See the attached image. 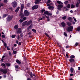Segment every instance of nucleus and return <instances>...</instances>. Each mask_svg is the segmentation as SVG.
Segmentation results:
<instances>
[{"mask_svg":"<svg viewBox=\"0 0 80 80\" xmlns=\"http://www.w3.org/2000/svg\"><path fill=\"white\" fill-rule=\"evenodd\" d=\"M73 26H70L66 28V30L68 32L73 31Z\"/></svg>","mask_w":80,"mask_h":80,"instance_id":"nucleus-1","label":"nucleus"},{"mask_svg":"<svg viewBox=\"0 0 80 80\" xmlns=\"http://www.w3.org/2000/svg\"><path fill=\"white\" fill-rule=\"evenodd\" d=\"M13 18V15H8L7 17V21L8 22H9L12 20Z\"/></svg>","mask_w":80,"mask_h":80,"instance_id":"nucleus-2","label":"nucleus"},{"mask_svg":"<svg viewBox=\"0 0 80 80\" xmlns=\"http://www.w3.org/2000/svg\"><path fill=\"white\" fill-rule=\"evenodd\" d=\"M24 14L25 17H28L30 15V12L27 10H25L24 11Z\"/></svg>","mask_w":80,"mask_h":80,"instance_id":"nucleus-3","label":"nucleus"},{"mask_svg":"<svg viewBox=\"0 0 80 80\" xmlns=\"http://www.w3.org/2000/svg\"><path fill=\"white\" fill-rule=\"evenodd\" d=\"M44 14L45 15H47L48 16H51L52 15V13H51L50 12H48V11H45L44 12Z\"/></svg>","mask_w":80,"mask_h":80,"instance_id":"nucleus-4","label":"nucleus"},{"mask_svg":"<svg viewBox=\"0 0 80 80\" xmlns=\"http://www.w3.org/2000/svg\"><path fill=\"white\" fill-rule=\"evenodd\" d=\"M16 32L17 34H21L22 32V29L20 28H18Z\"/></svg>","mask_w":80,"mask_h":80,"instance_id":"nucleus-5","label":"nucleus"},{"mask_svg":"<svg viewBox=\"0 0 80 80\" xmlns=\"http://www.w3.org/2000/svg\"><path fill=\"white\" fill-rule=\"evenodd\" d=\"M17 2L14 1L12 2V6L13 8H15L17 6Z\"/></svg>","mask_w":80,"mask_h":80,"instance_id":"nucleus-6","label":"nucleus"},{"mask_svg":"<svg viewBox=\"0 0 80 80\" xmlns=\"http://www.w3.org/2000/svg\"><path fill=\"white\" fill-rule=\"evenodd\" d=\"M39 8V5H35L33 7H32V10H34L36 9H38Z\"/></svg>","mask_w":80,"mask_h":80,"instance_id":"nucleus-7","label":"nucleus"},{"mask_svg":"<svg viewBox=\"0 0 80 80\" xmlns=\"http://www.w3.org/2000/svg\"><path fill=\"white\" fill-rule=\"evenodd\" d=\"M63 7V5L62 4L58 5V9L59 11L61 10V9Z\"/></svg>","mask_w":80,"mask_h":80,"instance_id":"nucleus-8","label":"nucleus"},{"mask_svg":"<svg viewBox=\"0 0 80 80\" xmlns=\"http://www.w3.org/2000/svg\"><path fill=\"white\" fill-rule=\"evenodd\" d=\"M8 70L7 69H2L1 71L4 74H6Z\"/></svg>","mask_w":80,"mask_h":80,"instance_id":"nucleus-9","label":"nucleus"},{"mask_svg":"<svg viewBox=\"0 0 80 80\" xmlns=\"http://www.w3.org/2000/svg\"><path fill=\"white\" fill-rule=\"evenodd\" d=\"M32 20H30L28 21L26 23V26H28L30 25L31 24H32Z\"/></svg>","mask_w":80,"mask_h":80,"instance_id":"nucleus-10","label":"nucleus"},{"mask_svg":"<svg viewBox=\"0 0 80 80\" xmlns=\"http://www.w3.org/2000/svg\"><path fill=\"white\" fill-rule=\"evenodd\" d=\"M69 61L70 63H75V61L73 58H70Z\"/></svg>","mask_w":80,"mask_h":80,"instance_id":"nucleus-11","label":"nucleus"},{"mask_svg":"<svg viewBox=\"0 0 80 80\" xmlns=\"http://www.w3.org/2000/svg\"><path fill=\"white\" fill-rule=\"evenodd\" d=\"M19 16L20 17V18L22 19L24 17V15L23 13H20L19 14Z\"/></svg>","mask_w":80,"mask_h":80,"instance_id":"nucleus-12","label":"nucleus"},{"mask_svg":"<svg viewBox=\"0 0 80 80\" xmlns=\"http://www.w3.org/2000/svg\"><path fill=\"white\" fill-rule=\"evenodd\" d=\"M54 7L53 6H50L48 7L49 9L51 10V11H52L53 10Z\"/></svg>","mask_w":80,"mask_h":80,"instance_id":"nucleus-13","label":"nucleus"},{"mask_svg":"<svg viewBox=\"0 0 80 80\" xmlns=\"http://www.w3.org/2000/svg\"><path fill=\"white\" fill-rule=\"evenodd\" d=\"M33 27V24H30V26L27 28V30H29L30 29H32Z\"/></svg>","mask_w":80,"mask_h":80,"instance_id":"nucleus-14","label":"nucleus"},{"mask_svg":"<svg viewBox=\"0 0 80 80\" xmlns=\"http://www.w3.org/2000/svg\"><path fill=\"white\" fill-rule=\"evenodd\" d=\"M61 25L63 28L65 27L66 25L65 23L64 22H62L61 23Z\"/></svg>","mask_w":80,"mask_h":80,"instance_id":"nucleus-15","label":"nucleus"},{"mask_svg":"<svg viewBox=\"0 0 80 80\" xmlns=\"http://www.w3.org/2000/svg\"><path fill=\"white\" fill-rule=\"evenodd\" d=\"M27 21H25L23 22L22 24V27H24L26 26V25H27Z\"/></svg>","mask_w":80,"mask_h":80,"instance_id":"nucleus-16","label":"nucleus"},{"mask_svg":"<svg viewBox=\"0 0 80 80\" xmlns=\"http://www.w3.org/2000/svg\"><path fill=\"white\" fill-rule=\"evenodd\" d=\"M15 61H16V62L19 65V64H20L21 63V62L18 59H16Z\"/></svg>","mask_w":80,"mask_h":80,"instance_id":"nucleus-17","label":"nucleus"},{"mask_svg":"<svg viewBox=\"0 0 80 80\" xmlns=\"http://www.w3.org/2000/svg\"><path fill=\"white\" fill-rule=\"evenodd\" d=\"M43 15L45 16L47 18V21H50V19L49 16L48 17L46 15L44 14H43Z\"/></svg>","mask_w":80,"mask_h":80,"instance_id":"nucleus-18","label":"nucleus"},{"mask_svg":"<svg viewBox=\"0 0 80 80\" xmlns=\"http://www.w3.org/2000/svg\"><path fill=\"white\" fill-rule=\"evenodd\" d=\"M72 17H69L68 18V20L70 22H72Z\"/></svg>","mask_w":80,"mask_h":80,"instance_id":"nucleus-19","label":"nucleus"},{"mask_svg":"<svg viewBox=\"0 0 80 80\" xmlns=\"http://www.w3.org/2000/svg\"><path fill=\"white\" fill-rule=\"evenodd\" d=\"M20 8L19 7H18L17 9H16V10H15V12L16 13H17L18 11H19V9H20Z\"/></svg>","mask_w":80,"mask_h":80,"instance_id":"nucleus-20","label":"nucleus"},{"mask_svg":"<svg viewBox=\"0 0 80 80\" xmlns=\"http://www.w3.org/2000/svg\"><path fill=\"white\" fill-rule=\"evenodd\" d=\"M8 16V14H4L3 15L2 18H5L6 17Z\"/></svg>","mask_w":80,"mask_h":80,"instance_id":"nucleus-21","label":"nucleus"},{"mask_svg":"<svg viewBox=\"0 0 80 80\" xmlns=\"http://www.w3.org/2000/svg\"><path fill=\"white\" fill-rule=\"evenodd\" d=\"M28 73L29 74V75L31 77V78H33V74L32 72H31L30 73L28 72Z\"/></svg>","mask_w":80,"mask_h":80,"instance_id":"nucleus-22","label":"nucleus"},{"mask_svg":"<svg viewBox=\"0 0 80 80\" xmlns=\"http://www.w3.org/2000/svg\"><path fill=\"white\" fill-rule=\"evenodd\" d=\"M1 66L2 67H3L4 68H6V64H4V63H2L1 64Z\"/></svg>","mask_w":80,"mask_h":80,"instance_id":"nucleus-23","label":"nucleus"},{"mask_svg":"<svg viewBox=\"0 0 80 80\" xmlns=\"http://www.w3.org/2000/svg\"><path fill=\"white\" fill-rule=\"evenodd\" d=\"M5 65H6V66L8 67H9L10 66V64L9 63H7V62L6 63Z\"/></svg>","mask_w":80,"mask_h":80,"instance_id":"nucleus-24","label":"nucleus"},{"mask_svg":"<svg viewBox=\"0 0 80 80\" xmlns=\"http://www.w3.org/2000/svg\"><path fill=\"white\" fill-rule=\"evenodd\" d=\"M74 70V69H73V68L72 67H71L70 68V72L71 73H73V71Z\"/></svg>","mask_w":80,"mask_h":80,"instance_id":"nucleus-25","label":"nucleus"},{"mask_svg":"<svg viewBox=\"0 0 80 80\" xmlns=\"http://www.w3.org/2000/svg\"><path fill=\"white\" fill-rule=\"evenodd\" d=\"M19 27V26L18 25H16L14 27V28L16 30H17Z\"/></svg>","mask_w":80,"mask_h":80,"instance_id":"nucleus-26","label":"nucleus"},{"mask_svg":"<svg viewBox=\"0 0 80 80\" xmlns=\"http://www.w3.org/2000/svg\"><path fill=\"white\" fill-rule=\"evenodd\" d=\"M24 7V4H22L21 6L20 9H21V10H23Z\"/></svg>","mask_w":80,"mask_h":80,"instance_id":"nucleus-27","label":"nucleus"},{"mask_svg":"<svg viewBox=\"0 0 80 80\" xmlns=\"http://www.w3.org/2000/svg\"><path fill=\"white\" fill-rule=\"evenodd\" d=\"M57 2L58 3V4H62V5H63V3H62L61 1H57Z\"/></svg>","mask_w":80,"mask_h":80,"instance_id":"nucleus-28","label":"nucleus"},{"mask_svg":"<svg viewBox=\"0 0 80 80\" xmlns=\"http://www.w3.org/2000/svg\"><path fill=\"white\" fill-rule=\"evenodd\" d=\"M67 25L69 26H70L71 25H72V23L70 22H68L67 23Z\"/></svg>","mask_w":80,"mask_h":80,"instance_id":"nucleus-29","label":"nucleus"},{"mask_svg":"<svg viewBox=\"0 0 80 80\" xmlns=\"http://www.w3.org/2000/svg\"><path fill=\"white\" fill-rule=\"evenodd\" d=\"M71 8H75V5L73 4H71Z\"/></svg>","mask_w":80,"mask_h":80,"instance_id":"nucleus-30","label":"nucleus"},{"mask_svg":"<svg viewBox=\"0 0 80 80\" xmlns=\"http://www.w3.org/2000/svg\"><path fill=\"white\" fill-rule=\"evenodd\" d=\"M45 11V9H42L40 10L41 12L42 13H43Z\"/></svg>","mask_w":80,"mask_h":80,"instance_id":"nucleus-31","label":"nucleus"},{"mask_svg":"<svg viewBox=\"0 0 80 80\" xmlns=\"http://www.w3.org/2000/svg\"><path fill=\"white\" fill-rule=\"evenodd\" d=\"M28 36L29 38H32V36H31V35L32 34V33L31 32H29L28 33Z\"/></svg>","mask_w":80,"mask_h":80,"instance_id":"nucleus-32","label":"nucleus"},{"mask_svg":"<svg viewBox=\"0 0 80 80\" xmlns=\"http://www.w3.org/2000/svg\"><path fill=\"white\" fill-rule=\"evenodd\" d=\"M78 6H79V3L78 2H77V3L76 4V8H78Z\"/></svg>","mask_w":80,"mask_h":80,"instance_id":"nucleus-33","label":"nucleus"},{"mask_svg":"<svg viewBox=\"0 0 80 80\" xmlns=\"http://www.w3.org/2000/svg\"><path fill=\"white\" fill-rule=\"evenodd\" d=\"M44 34L48 37L49 38H50L49 36V35L47 32H45Z\"/></svg>","mask_w":80,"mask_h":80,"instance_id":"nucleus-34","label":"nucleus"},{"mask_svg":"<svg viewBox=\"0 0 80 80\" xmlns=\"http://www.w3.org/2000/svg\"><path fill=\"white\" fill-rule=\"evenodd\" d=\"M69 57L70 58L73 59V58H75V56L72 55L70 56Z\"/></svg>","mask_w":80,"mask_h":80,"instance_id":"nucleus-35","label":"nucleus"},{"mask_svg":"<svg viewBox=\"0 0 80 80\" xmlns=\"http://www.w3.org/2000/svg\"><path fill=\"white\" fill-rule=\"evenodd\" d=\"M39 2L38 0H36V1L35 2V3L36 4H37L39 3Z\"/></svg>","mask_w":80,"mask_h":80,"instance_id":"nucleus-36","label":"nucleus"},{"mask_svg":"<svg viewBox=\"0 0 80 80\" xmlns=\"http://www.w3.org/2000/svg\"><path fill=\"white\" fill-rule=\"evenodd\" d=\"M8 54L10 56V57H12V54L11 52L10 51L9 52H8Z\"/></svg>","mask_w":80,"mask_h":80,"instance_id":"nucleus-37","label":"nucleus"},{"mask_svg":"<svg viewBox=\"0 0 80 80\" xmlns=\"http://www.w3.org/2000/svg\"><path fill=\"white\" fill-rule=\"evenodd\" d=\"M63 8L64 9H65L66 10H65L64 11H68V9L66 7H63Z\"/></svg>","mask_w":80,"mask_h":80,"instance_id":"nucleus-38","label":"nucleus"},{"mask_svg":"<svg viewBox=\"0 0 80 80\" xmlns=\"http://www.w3.org/2000/svg\"><path fill=\"white\" fill-rule=\"evenodd\" d=\"M66 7L68 8H70L71 7V5L70 4H68L67 6Z\"/></svg>","mask_w":80,"mask_h":80,"instance_id":"nucleus-39","label":"nucleus"},{"mask_svg":"<svg viewBox=\"0 0 80 80\" xmlns=\"http://www.w3.org/2000/svg\"><path fill=\"white\" fill-rule=\"evenodd\" d=\"M32 31L35 33L37 32L36 30L35 29H32Z\"/></svg>","mask_w":80,"mask_h":80,"instance_id":"nucleus-40","label":"nucleus"},{"mask_svg":"<svg viewBox=\"0 0 80 80\" xmlns=\"http://www.w3.org/2000/svg\"><path fill=\"white\" fill-rule=\"evenodd\" d=\"M15 67L16 69H19V66L17 65H15Z\"/></svg>","mask_w":80,"mask_h":80,"instance_id":"nucleus-41","label":"nucleus"},{"mask_svg":"<svg viewBox=\"0 0 80 80\" xmlns=\"http://www.w3.org/2000/svg\"><path fill=\"white\" fill-rule=\"evenodd\" d=\"M19 22L20 23H22L24 21L23 19H20L19 20Z\"/></svg>","mask_w":80,"mask_h":80,"instance_id":"nucleus-42","label":"nucleus"},{"mask_svg":"<svg viewBox=\"0 0 80 80\" xmlns=\"http://www.w3.org/2000/svg\"><path fill=\"white\" fill-rule=\"evenodd\" d=\"M67 18V16H65L64 17H62V19L65 20Z\"/></svg>","mask_w":80,"mask_h":80,"instance_id":"nucleus-43","label":"nucleus"},{"mask_svg":"<svg viewBox=\"0 0 80 80\" xmlns=\"http://www.w3.org/2000/svg\"><path fill=\"white\" fill-rule=\"evenodd\" d=\"M4 5V4L3 3H0V8H1Z\"/></svg>","mask_w":80,"mask_h":80,"instance_id":"nucleus-44","label":"nucleus"},{"mask_svg":"<svg viewBox=\"0 0 80 80\" xmlns=\"http://www.w3.org/2000/svg\"><path fill=\"white\" fill-rule=\"evenodd\" d=\"M16 37V35H12L11 36L12 38H15Z\"/></svg>","mask_w":80,"mask_h":80,"instance_id":"nucleus-45","label":"nucleus"},{"mask_svg":"<svg viewBox=\"0 0 80 80\" xmlns=\"http://www.w3.org/2000/svg\"><path fill=\"white\" fill-rule=\"evenodd\" d=\"M76 73L78 75H80V71H78Z\"/></svg>","mask_w":80,"mask_h":80,"instance_id":"nucleus-46","label":"nucleus"},{"mask_svg":"<svg viewBox=\"0 0 80 80\" xmlns=\"http://www.w3.org/2000/svg\"><path fill=\"white\" fill-rule=\"evenodd\" d=\"M43 20V18L40 17L38 19V21H41Z\"/></svg>","mask_w":80,"mask_h":80,"instance_id":"nucleus-47","label":"nucleus"},{"mask_svg":"<svg viewBox=\"0 0 80 80\" xmlns=\"http://www.w3.org/2000/svg\"><path fill=\"white\" fill-rule=\"evenodd\" d=\"M2 38H6V36H5V34H3L1 36Z\"/></svg>","mask_w":80,"mask_h":80,"instance_id":"nucleus-48","label":"nucleus"},{"mask_svg":"<svg viewBox=\"0 0 80 80\" xmlns=\"http://www.w3.org/2000/svg\"><path fill=\"white\" fill-rule=\"evenodd\" d=\"M64 3L66 5L68 3V1H65L64 2Z\"/></svg>","mask_w":80,"mask_h":80,"instance_id":"nucleus-49","label":"nucleus"},{"mask_svg":"<svg viewBox=\"0 0 80 80\" xmlns=\"http://www.w3.org/2000/svg\"><path fill=\"white\" fill-rule=\"evenodd\" d=\"M79 44V43L76 42L75 43V47H77V46H78V45Z\"/></svg>","mask_w":80,"mask_h":80,"instance_id":"nucleus-50","label":"nucleus"},{"mask_svg":"<svg viewBox=\"0 0 80 80\" xmlns=\"http://www.w3.org/2000/svg\"><path fill=\"white\" fill-rule=\"evenodd\" d=\"M77 31H80V27H78L77 28Z\"/></svg>","mask_w":80,"mask_h":80,"instance_id":"nucleus-51","label":"nucleus"},{"mask_svg":"<svg viewBox=\"0 0 80 80\" xmlns=\"http://www.w3.org/2000/svg\"><path fill=\"white\" fill-rule=\"evenodd\" d=\"M17 53V52L16 51L13 50V54H16Z\"/></svg>","mask_w":80,"mask_h":80,"instance_id":"nucleus-52","label":"nucleus"},{"mask_svg":"<svg viewBox=\"0 0 80 80\" xmlns=\"http://www.w3.org/2000/svg\"><path fill=\"white\" fill-rule=\"evenodd\" d=\"M27 19V18L26 17H25L23 18V20L24 21L25 20H26Z\"/></svg>","mask_w":80,"mask_h":80,"instance_id":"nucleus-53","label":"nucleus"},{"mask_svg":"<svg viewBox=\"0 0 80 80\" xmlns=\"http://www.w3.org/2000/svg\"><path fill=\"white\" fill-rule=\"evenodd\" d=\"M64 34L66 37H67V34L66 32H64Z\"/></svg>","mask_w":80,"mask_h":80,"instance_id":"nucleus-54","label":"nucleus"},{"mask_svg":"<svg viewBox=\"0 0 80 80\" xmlns=\"http://www.w3.org/2000/svg\"><path fill=\"white\" fill-rule=\"evenodd\" d=\"M58 46L60 48H62V45H60L59 44H58Z\"/></svg>","mask_w":80,"mask_h":80,"instance_id":"nucleus-55","label":"nucleus"},{"mask_svg":"<svg viewBox=\"0 0 80 80\" xmlns=\"http://www.w3.org/2000/svg\"><path fill=\"white\" fill-rule=\"evenodd\" d=\"M23 36V34L22 33H21L20 35V37L21 38H22Z\"/></svg>","mask_w":80,"mask_h":80,"instance_id":"nucleus-56","label":"nucleus"},{"mask_svg":"<svg viewBox=\"0 0 80 80\" xmlns=\"http://www.w3.org/2000/svg\"><path fill=\"white\" fill-rule=\"evenodd\" d=\"M51 1L50 0H48V1L47 3H49L51 2Z\"/></svg>","mask_w":80,"mask_h":80,"instance_id":"nucleus-57","label":"nucleus"},{"mask_svg":"<svg viewBox=\"0 0 80 80\" xmlns=\"http://www.w3.org/2000/svg\"><path fill=\"white\" fill-rule=\"evenodd\" d=\"M73 19L74 20V21L75 22H77V19H76V18H75L74 17H73Z\"/></svg>","mask_w":80,"mask_h":80,"instance_id":"nucleus-58","label":"nucleus"},{"mask_svg":"<svg viewBox=\"0 0 80 80\" xmlns=\"http://www.w3.org/2000/svg\"><path fill=\"white\" fill-rule=\"evenodd\" d=\"M20 38L19 35H18V38H17V39H18V40H19L20 39Z\"/></svg>","mask_w":80,"mask_h":80,"instance_id":"nucleus-59","label":"nucleus"},{"mask_svg":"<svg viewBox=\"0 0 80 80\" xmlns=\"http://www.w3.org/2000/svg\"><path fill=\"white\" fill-rule=\"evenodd\" d=\"M66 56L68 58H69L68 55V54L67 53H66Z\"/></svg>","mask_w":80,"mask_h":80,"instance_id":"nucleus-60","label":"nucleus"},{"mask_svg":"<svg viewBox=\"0 0 80 80\" xmlns=\"http://www.w3.org/2000/svg\"><path fill=\"white\" fill-rule=\"evenodd\" d=\"M22 44L21 42H18V45L19 46L21 45Z\"/></svg>","mask_w":80,"mask_h":80,"instance_id":"nucleus-61","label":"nucleus"},{"mask_svg":"<svg viewBox=\"0 0 80 80\" xmlns=\"http://www.w3.org/2000/svg\"><path fill=\"white\" fill-rule=\"evenodd\" d=\"M4 46H7V44L6 42H4Z\"/></svg>","mask_w":80,"mask_h":80,"instance_id":"nucleus-62","label":"nucleus"},{"mask_svg":"<svg viewBox=\"0 0 80 80\" xmlns=\"http://www.w3.org/2000/svg\"><path fill=\"white\" fill-rule=\"evenodd\" d=\"M59 13V11L58 10L56 12V14H58Z\"/></svg>","mask_w":80,"mask_h":80,"instance_id":"nucleus-63","label":"nucleus"},{"mask_svg":"<svg viewBox=\"0 0 80 80\" xmlns=\"http://www.w3.org/2000/svg\"><path fill=\"white\" fill-rule=\"evenodd\" d=\"M27 80H31V78H27Z\"/></svg>","mask_w":80,"mask_h":80,"instance_id":"nucleus-64","label":"nucleus"}]
</instances>
